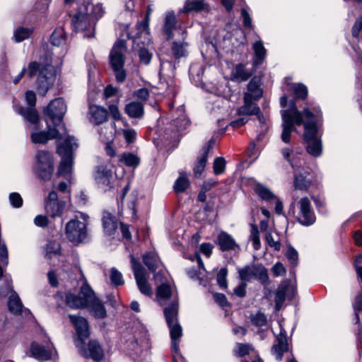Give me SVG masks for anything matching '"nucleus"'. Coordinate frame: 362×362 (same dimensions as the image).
<instances>
[{
  "label": "nucleus",
  "mask_w": 362,
  "mask_h": 362,
  "mask_svg": "<svg viewBox=\"0 0 362 362\" xmlns=\"http://www.w3.org/2000/svg\"><path fill=\"white\" fill-rule=\"evenodd\" d=\"M305 115L304 140L306 143V149L309 154L318 157L322 154V147L320 139L317 136V120L320 117V111L315 109V112L308 108L303 110Z\"/></svg>",
  "instance_id": "obj_1"
},
{
  "label": "nucleus",
  "mask_w": 362,
  "mask_h": 362,
  "mask_svg": "<svg viewBox=\"0 0 362 362\" xmlns=\"http://www.w3.org/2000/svg\"><path fill=\"white\" fill-rule=\"evenodd\" d=\"M52 57H47L46 63L41 64L36 62H30L28 65V74L33 78L38 74L36 81L37 90L39 95L45 96L48 90L53 86L55 81V74L53 66L51 65Z\"/></svg>",
  "instance_id": "obj_2"
},
{
  "label": "nucleus",
  "mask_w": 362,
  "mask_h": 362,
  "mask_svg": "<svg viewBox=\"0 0 362 362\" xmlns=\"http://www.w3.org/2000/svg\"><path fill=\"white\" fill-rule=\"evenodd\" d=\"M127 52V42L124 40H117L109 54V62L118 83H124L127 73L124 69L125 54Z\"/></svg>",
  "instance_id": "obj_3"
},
{
  "label": "nucleus",
  "mask_w": 362,
  "mask_h": 362,
  "mask_svg": "<svg viewBox=\"0 0 362 362\" xmlns=\"http://www.w3.org/2000/svg\"><path fill=\"white\" fill-rule=\"evenodd\" d=\"M78 148V144L74 137L68 136L64 142L59 144L57 151L62 157L57 175L69 176L72 171L74 163V151Z\"/></svg>",
  "instance_id": "obj_4"
},
{
  "label": "nucleus",
  "mask_w": 362,
  "mask_h": 362,
  "mask_svg": "<svg viewBox=\"0 0 362 362\" xmlns=\"http://www.w3.org/2000/svg\"><path fill=\"white\" fill-rule=\"evenodd\" d=\"M282 116V133L281 136V140L284 143H289L291 140V136L293 131L296 130L294 127L295 124L297 126L304 125L305 118L304 112L299 111L296 105L293 104V107L291 110H284L281 113Z\"/></svg>",
  "instance_id": "obj_5"
},
{
  "label": "nucleus",
  "mask_w": 362,
  "mask_h": 362,
  "mask_svg": "<svg viewBox=\"0 0 362 362\" xmlns=\"http://www.w3.org/2000/svg\"><path fill=\"white\" fill-rule=\"evenodd\" d=\"M54 171L52 156L49 151H39L36 154L35 173L45 181L49 180Z\"/></svg>",
  "instance_id": "obj_6"
},
{
  "label": "nucleus",
  "mask_w": 362,
  "mask_h": 362,
  "mask_svg": "<svg viewBox=\"0 0 362 362\" xmlns=\"http://www.w3.org/2000/svg\"><path fill=\"white\" fill-rule=\"evenodd\" d=\"M76 346L81 356L87 359H92L95 362H100L103 360L104 350L95 339H92L86 344L85 341L76 342Z\"/></svg>",
  "instance_id": "obj_7"
},
{
  "label": "nucleus",
  "mask_w": 362,
  "mask_h": 362,
  "mask_svg": "<svg viewBox=\"0 0 362 362\" xmlns=\"http://www.w3.org/2000/svg\"><path fill=\"white\" fill-rule=\"evenodd\" d=\"M66 111V105L62 98H56L52 100L44 109V115L46 119L52 122L53 126L57 127L62 122Z\"/></svg>",
  "instance_id": "obj_8"
},
{
  "label": "nucleus",
  "mask_w": 362,
  "mask_h": 362,
  "mask_svg": "<svg viewBox=\"0 0 362 362\" xmlns=\"http://www.w3.org/2000/svg\"><path fill=\"white\" fill-rule=\"evenodd\" d=\"M88 290H93L90 285L85 281L80 288L79 293L76 295L71 292L65 294L66 305L72 309H81L88 307Z\"/></svg>",
  "instance_id": "obj_9"
},
{
  "label": "nucleus",
  "mask_w": 362,
  "mask_h": 362,
  "mask_svg": "<svg viewBox=\"0 0 362 362\" xmlns=\"http://www.w3.org/2000/svg\"><path fill=\"white\" fill-rule=\"evenodd\" d=\"M131 263L140 292L146 296H151L152 288L147 281L148 274L146 269L132 255L131 256Z\"/></svg>",
  "instance_id": "obj_10"
},
{
  "label": "nucleus",
  "mask_w": 362,
  "mask_h": 362,
  "mask_svg": "<svg viewBox=\"0 0 362 362\" xmlns=\"http://www.w3.org/2000/svg\"><path fill=\"white\" fill-rule=\"evenodd\" d=\"M66 238L73 243H81L87 236L86 224L78 219H71L66 225Z\"/></svg>",
  "instance_id": "obj_11"
},
{
  "label": "nucleus",
  "mask_w": 362,
  "mask_h": 362,
  "mask_svg": "<svg viewBox=\"0 0 362 362\" xmlns=\"http://www.w3.org/2000/svg\"><path fill=\"white\" fill-rule=\"evenodd\" d=\"M243 281H250L252 278L257 279L262 284H266L269 276L267 269L262 264L246 265L238 272Z\"/></svg>",
  "instance_id": "obj_12"
},
{
  "label": "nucleus",
  "mask_w": 362,
  "mask_h": 362,
  "mask_svg": "<svg viewBox=\"0 0 362 362\" xmlns=\"http://www.w3.org/2000/svg\"><path fill=\"white\" fill-rule=\"evenodd\" d=\"M95 24L81 7L72 18V25L77 32L93 31Z\"/></svg>",
  "instance_id": "obj_13"
},
{
  "label": "nucleus",
  "mask_w": 362,
  "mask_h": 362,
  "mask_svg": "<svg viewBox=\"0 0 362 362\" xmlns=\"http://www.w3.org/2000/svg\"><path fill=\"white\" fill-rule=\"evenodd\" d=\"M47 123V130L39 131L33 130L30 135V139L34 144H46L49 140L57 139L59 136V132L57 127H52L48 120L45 119Z\"/></svg>",
  "instance_id": "obj_14"
},
{
  "label": "nucleus",
  "mask_w": 362,
  "mask_h": 362,
  "mask_svg": "<svg viewBox=\"0 0 362 362\" xmlns=\"http://www.w3.org/2000/svg\"><path fill=\"white\" fill-rule=\"evenodd\" d=\"M300 216L298 221L302 225L310 226L315 221V216L311 209V204L309 199L306 197H303L298 202Z\"/></svg>",
  "instance_id": "obj_15"
},
{
  "label": "nucleus",
  "mask_w": 362,
  "mask_h": 362,
  "mask_svg": "<svg viewBox=\"0 0 362 362\" xmlns=\"http://www.w3.org/2000/svg\"><path fill=\"white\" fill-rule=\"evenodd\" d=\"M177 24V18L174 12H168L163 25V33L166 35L167 40L173 39L176 35L179 36L178 30H186V29L180 25L178 26Z\"/></svg>",
  "instance_id": "obj_16"
},
{
  "label": "nucleus",
  "mask_w": 362,
  "mask_h": 362,
  "mask_svg": "<svg viewBox=\"0 0 362 362\" xmlns=\"http://www.w3.org/2000/svg\"><path fill=\"white\" fill-rule=\"evenodd\" d=\"M69 317L74 325L78 335V340L76 342L85 341L90 336V329L87 320L83 317L74 315H69Z\"/></svg>",
  "instance_id": "obj_17"
},
{
  "label": "nucleus",
  "mask_w": 362,
  "mask_h": 362,
  "mask_svg": "<svg viewBox=\"0 0 362 362\" xmlns=\"http://www.w3.org/2000/svg\"><path fill=\"white\" fill-rule=\"evenodd\" d=\"M180 39L174 40L171 45V52L175 59H179L187 55L189 44L186 42L187 30H178Z\"/></svg>",
  "instance_id": "obj_18"
},
{
  "label": "nucleus",
  "mask_w": 362,
  "mask_h": 362,
  "mask_svg": "<svg viewBox=\"0 0 362 362\" xmlns=\"http://www.w3.org/2000/svg\"><path fill=\"white\" fill-rule=\"evenodd\" d=\"M90 295H88V305L90 311L96 318L103 319L107 316L105 308L102 301L95 296L93 290H88Z\"/></svg>",
  "instance_id": "obj_19"
},
{
  "label": "nucleus",
  "mask_w": 362,
  "mask_h": 362,
  "mask_svg": "<svg viewBox=\"0 0 362 362\" xmlns=\"http://www.w3.org/2000/svg\"><path fill=\"white\" fill-rule=\"evenodd\" d=\"M276 343L274 344L271 351L277 360L281 361L284 354L288 351V339L285 331H281L276 336Z\"/></svg>",
  "instance_id": "obj_20"
},
{
  "label": "nucleus",
  "mask_w": 362,
  "mask_h": 362,
  "mask_svg": "<svg viewBox=\"0 0 362 362\" xmlns=\"http://www.w3.org/2000/svg\"><path fill=\"white\" fill-rule=\"evenodd\" d=\"M112 173L105 166H98L95 173V180L100 188L104 191L111 189Z\"/></svg>",
  "instance_id": "obj_21"
},
{
  "label": "nucleus",
  "mask_w": 362,
  "mask_h": 362,
  "mask_svg": "<svg viewBox=\"0 0 362 362\" xmlns=\"http://www.w3.org/2000/svg\"><path fill=\"white\" fill-rule=\"evenodd\" d=\"M52 343L42 345L37 342H33L30 345V352L32 356L36 359L49 360L52 356Z\"/></svg>",
  "instance_id": "obj_22"
},
{
  "label": "nucleus",
  "mask_w": 362,
  "mask_h": 362,
  "mask_svg": "<svg viewBox=\"0 0 362 362\" xmlns=\"http://www.w3.org/2000/svg\"><path fill=\"white\" fill-rule=\"evenodd\" d=\"M88 118L90 122L98 125L107 121L108 113L104 107L93 105L89 106Z\"/></svg>",
  "instance_id": "obj_23"
},
{
  "label": "nucleus",
  "mask_w": 362,
  "mask_h": 362,
  "mask_svg": "<svg viewBox=\"0 0 362 362\" xmlns=\"http://www.w3.org/2000/svg\"><path fill=\"white\" fill-rule=\"evenodd\" d=\"M249 95H244V105L240 107L237 110L238 115H259L260 113L259 107L252 102Z\"/></svg>",
  "instance_id": "obj_24"
},
{
  "label": "nucleus",
  "mask_w": 362,
  "mask_h": 362,
  "mask_svg": "<svg viewBox=\"0 0 362 362\" xmlns=\"http://www.w3.org/2000/svg\"><path fill=\"white\" fill-rule=\"evenodd\" d=\"M190 124V121L185 115H180L179 117L173 119L170 126L172 135L170 139H176L179 136V132L186 129Z\"/></svg>",
  "instance_id": "obj_25"
},
{
  "label": "nucleus",
  "mask_w": 362,
  "mask_h": 362,
  "mask_svg": "<svg viewBox=\"0 0 362 362\" xmlns=\"http://www.w3.org/2000/svg\"><path fill=\"white\" fill-rule=\"evenodd\" d=\"M256 69H254L252 66V70H248L246 69L245 64H238L232 71L231 78L233 80H236L238 81H246L252 76L253 72L255 71Z\"/></svg>",
  "instance_id": "obj_26"
},
{
  "label": "nucleus",
  "mask_w": 362,
  "mask_h": 362,
  "mask_svg": "<svg viewBox=\"0 0 362 362\" xmlns=\"http://www.w3.org/2000/svg\"><path fill=\"white\" fill-rule=\"evenodd\" d=\"M217 244L222 251L235 250L238 247L233 237L226 232L222 231L217 236Z\"/></svg>",
  "instance_id": "obj_27"
},
{
  "label": "nucleus",
  "mask_w": 362,
  "mask_h": 362,
  "mask_svg": "<svg viewBox=\"0 0 362 362\" xmlns=\"http://www.w3.org/2000/svg\"><path fill=\"white\" fill-rule=\"evenodd\" d=\"M261 78L255 76L247 84V91L245 95H249L250 99L258 100L262 96V90L260 88Z\"/></svg>",
  "instance_id": "obj_28"
},
{
  "label": "nucleus",
  "mask_w": 362,
  "mask_h": 362,
  "mask_svg": "<svg viewBox=\"0 0 362 362\" xmlns=\"http://www.w3.org/2000/svg\"><path fill=\"white\" fill-rule=\"evenodd\" d=\"M81 8L95 23L105 13L104 8L101 4L85 3Z\"/></svg>",
  "instance_id": "obj_29"
},
{
  "label": "nucleus",
  "mask_w": 362,
  "mask_h": 362,
  "mask_svg": "<svg viewBox=\"0 0 362 362\" xmlns=\"http://www.w3.org/2000/svg\"><path fill=\"white\" fill-rule=\"evenodd\" d=\"M254 50V57L252 59V66L254 69H257L264 61L266 57V49L261 40L255 41L252 45Z\"/></svg>",
  "instance_id": "obj_30"
},
{
  "label": "nucleus",
  "mask_w": 362,
  "mask_h": 362,
  "mask_svg": "<svg viewBox=\"0 0 362 362\" xmlns=\"http://www.w3.org/2000/svg\"><path fill=\"white\" fill-rule=\"evenodd\" d=\"M102 220L105 233L107 235H113L118 226L117 218L109 212H104Z\"/></svg>",
  "instance_id": "obj_31"
},
{
  "label": "nucleus",
  "mask_w": 362,
  "mask_h": 362,
  "mask_svg": "<svg viewBox=\"0 0 362 362\" xmlns=\"http://www.w3.org/2000/svg\"><path fill=\"white\" fill-rule=\"evenodd\" d=\"M8 287L11 292V295L8 300V310L11 313L15 315L21 314L23 308L21 300L16 292L13 290L12 286L8 285Z\"/></svg>",
  "instance_id": "obj_32"
},
{
  "label": "nucleus",
  "mask_w": 362,
  "mask_h": 362,
  "mask_svg": "<svg viewBox=\"0 0 362 362\" xmlns=\"http://www.w3.org/2000/svg\"><path fill=\"white\" fill-rule=\"evenodd\" d=\"M19 113L31 124H33V130H40L39 115L34 107H22Z\"/></svg>",
  "instance_id": "obj_33"
},
{
  "label": "nucleus",
  "mask_w": 362,
  "mask_h": 362,
  "mask_svg": "<svg viewBox=\"0 0 362 362\" xmlns=\"http://www.w3.org/2000/svg\"><path fill=\"white\" fill-rule=\"evenodd\" d=\"M207 8V4L204 0H186L184 7L180 12L189 13L192 11L199 12Z\"/></svg>",
  "instance_id": "obj_34"
},
{
  "label": "nucleus",
  "mask_w": 362,
  "mask_h": 362,
  "mask_svg": "<svg viewBox=\"0 0 362 362\" xmlns=\"http://www.w3.org/2000/svg\"><path fill=\"white\" fill-rule=\"evenodd\" d=\"M65 202H46L45 210L51 217H59L63 214L65 208Z\"/></svg>",
  "instance_id": "obj_35"
},
{
  "label": "nucleus",
  "mask_w": 362,
  "mask_h": 362,
  "mask_svg": "<svg viewBox=\"0 0 362 362\" xmlns=\"http://www.w3.org/2000/svg\"><path fill=\"white\" fill-rule=\"evenodd\" d=\"M125 112L132 118H141L144 115V105L140 102L133 101L126 105Z\"/></svg>",
  "instance_id": "obj_36"
},
{
  "label": "nucleus",
  "mask_w": 362,
  "mask_h": 362,
  "mask_svg": "<svg viewBox=\"0 0 362 362\" xmlns=\"http://www.w3.org/2000/svg\"><path fill=\"white\" fill-rule=\"evenodd\" d=\"M177 314L178 303L176 300H174L173 303L164 308V315L168 325H170L172 323L178 322Z\"/></svg>",
  "instance_id": "obj_37"
},
{
  "label": "nucleus",
  "mask_w": 362,
  "mask_h": 362,
  "mask_svg": "<svg viewBox=\"0 0 362 362\" xmlns=\"http://www.w3.org/2000/svg\"><path fill=\"white\" fill-rule=\"evenodd\" d=\"M143 262L150 272H155L158 267L160 259L155 252H148L143 255Z\"/></svg>",
  "instance_id": "obj_38"
},
{
  "label": "nucleus",
  "mask_w": 362,
  "mask_h": 362,
  "mask_svg": "<svg viewBox=\"0 0 362 362\" xmlns=\"http://www.w3.org/2000/svg\"><path fill=\"white\" fill-rule=\"evenodd\" d=\"M129 346L137 355L141 354L144 350H147L150 347L148 339H147L146 336L139 341L137 339H133L130 342Z\"/></svg>",
  "instance_id": "obj_39"
},
{
  "label": "nucleus",
  "mask_w": 362,
  "mask_h": 362,
  "mask_svg": "<svg viewBox=\"0 0 362 362\" xmlns=\"http://www.w3.org/2000/svg\"><path fill=\"white\" fill-rule=\"evenodd\" d=\"M310 181L302 174L294 176L293 187L295 189L306 191L310 186Z\"/></svg>",
  "instance_id": "obj_40"
},
{
  "label": "nucleus",
  "mask_w": 362,
  "mask_h": 362,
  "mask_svg": "<svg viewBox=\"0 0 362 362\" xmlns=\"http://www.w3.org/2000/svg\"><path fill=\"white\" fill-rule=\"evenodd\" d=\"M180 174V177L176 180L173 186V189L176 193L184 192L189 186V182L185 176V174L182 173Z\"/></svg>",
  "instance_id": "obj_41"
},
{
  "label": "nucleus",
  "mask_w": 362,
  "mask_h": 362,
  "mask_svg": "<svg viewBox=\"0 0 362 362\" xmlns=\"http://www.w3.org/2000/svg\"><path fill=\"white\" fill-rule=\"evenodd\" d=\"M136 26L137 33L135 36H132L130 33L127 34V37L129 39L133 40L134 42L137 38H139L143 33L148 34V23L146 19H144L141 21L138 22Z\"/></svg>",
  "instance_id": "obj_42"
},
{
  "label": "nucleus",
  "mask_w": 362,
  "mask_h": 362,
  "mask_svg": "<svg viewBox=\"0 0 362 362\" xmlns=\"http://www.w3.org/2000/svg\"><path fill=\"white\" fill-rule=\"evenodd\" d=\"M65 33L61 28H57L50 37V42L54 46H59L65 42Z\"/></svg>",
  "instance_id": "obj_43"
},
{
  "label": "nucleus",
  "mask_w": 362,
  "mask_h": 362,
  "mask_svg": "<svg viewBox=\"0 0 362 362\" xmlns=\"http://www.w3.org/2000/svg\"><path fill=\"white\" fill-rule=\"evenodd\" d=\"M172 295L171 288L168 284H162L160 285L156 291V296L159 300H165L168 299Z\"/></svg>",
  "instance_id": "obj_44"
},
{
  "label": "nucleus",
  "mask_w": 362,
  "mask_h": 362,
  "mask_svg": "<svg viewBox=\"0 0 362 362\" xmlns=\"http://www.w3.org/2000/svg\"><path fill=\"white\" fill-rule=\"evenodd\" d=\"M255 192L262 199L266 201H271L275 198L272 192L262 185H258L256 187Z\"/></svg>",
  "instance_id": "obj_45"
},
{
  "label": "nucleus",
  "mask_w": 362,
  "mask_h": 362,
  "mask_svg": "<svg viewBox=\"0 0 362 362\" xmlns=\"http://www.w3.org/2000/svg\"><path fill=\"white\" fill-rule=\"evenodd\" d=\"M250 318L252 324L257 327L264 326L267 322L266 315L260 311H258L255 314H251Z\"/></svg>",
  "instance_id": "obj_46"
},
{
  "label": "nucleus",
  "mask_w": 362,
  "mask_h": 362,
  "mask_svg": "<svg viewBox=\"0 0 362 362\" xmlns=\"http://www.w3.org/2000/svg\"><path fill=\"white\" fill-rule=\"evenodd\" d=\"M110 279L111 283L115 286H122L124 284L122 273L115 267L110 269Z\"/></svg>",
  "instance_id": "obj_47"
},
{
  "label": "nucleus",
  "mask_w": 362,
  "mask_h": 362,
  "mask_svg": "<svg viewBox=\"0 0 362 362\" xmlns=\"http://www.w3.org/2000/svg\"><path fill=\"white\" fill-rule=\"evenodd\" d=\"M207 156L202 153L201 156L197 158V163L194 167V173L195 177H199L204 171L207 162Z\"/></svg>",
  "instance_id": "obj_48"
},
{
  "label": "nucleus",
  "mask_w": 362,
  "mask_h": 362,
  "mask_svg": "<svg viewBox=\"0 0 362 362\" xmlns=\"http://www.w3.org/2000/svg\"><path fill=\"white\" fill-rule=\"evenodd\" d=\"M33 30L30 28H18L14 33L16 42H20L28 38L32 34Z\"/></svg>",
  "instance_id": "obj_49"
},
{
  "label": "nucleus",
  "mask_w": 362,
  "mask_h": 362,
  "mask_svg": "<svg viewBox=\"0 0 362 362\" xmlns=\"http://www.w3.org/2000/svg\"><path fill=\"white\" fill-rule=\"evenodd\" d=\"M120 160L129 167H135L139 163V158L133 153H124Z\"/></svg>",
  "instance_id": "obj_50"
},
{
  "label": "nucleus",
  "mask_w": 362,
  "mask_h": 362,
  "mask_svg": "<svg viewBox=\"0 0 362 362\" xmlns=\"http://www.w3.org/2000/svg\"><path fill=\"white\" fill-rule=\"evenodd\" d=\"M214 171L216 175L222 174L226 168V160L223 157H217L215 158L213 164Z\"/></svg>",
  "instance_id": "obj_51"
},
{
  "label": "nucleus",
  "mask_w": 362,
  "mask_h": 362,
  "mask_svg": "<svg viewBox=\"0 0 362 362\" xmlns=\"http://www.w3.org/2000/svg\"><path fill=\"white\" fill-rule=\"evenodd\" d=\"M170 328V338L172 341L174 339H179L182 336V327L178 322L172 323V325H168Z\"/></svg>",
  "instance_id": "obj_52"
},
{
  "label": "nucleus",
  "mask_w": 362,
  "mask_h": 362,
  "mask_svg": "<svg viewBox=\"0 0 362 362\" xmlns=\"http://www.w3.org/2000/svg\"><path fill=\"white\" fill-rule=\"evenodd\" d=\"M59 245L56 242H49L46 246L45 257L51 259L52 255H57L59 251Z\"/></svg>",
  "instance_id": "obj_53"
},
{
  "label": "nucleus",
  "mask_w": 362,
  "mask_h": 362,
  "mask_svg": "<svg viewBox=\"0 0 362 362\" xmlns=\"http://www.w3.org/2000/svg\"><path fill=\"white\" fill-rule=\"evenodd\" d=\"M251 240L253 243L254 249L257 250L260 248L261 243L259 235V230L256 225H252Z\"/></svg>",
  "instance_id": "obj_54"
},
{
  "label": "nucleus",
  "mask_w": 362,
  "mask_h": 362,
  "mask_svg": "<svg viewBox=\"0 0 362 362\" xmlns=\"http://www.w3.org/2000/svg\"><path fill=\"white\" fill-rule=\"evenodd\" d=\"M265 239L269 247H273L275 250L279 251L281 244L279 238L275 239L272 233L267 232L265 235Z\"/></svg>",
  "instance_id": "obj_55"
},
{
  "label": "nucleus",
  "mask_w": 362,
  "mask_h": 362,
  "mask_svg": "<svg viewBox=\"0 0 362 362\" xmlns=\"http://www.w3.org/2000/svg\"><path fill=\"white\" fill-rule=\"evenodd\" d=\"M293 89L298 98L305 99L307 97L308 89L305 85L301 83L295 84Z\"/></svg>",
  "instance_id": "obj_56"
},
{
  "label": "nucleus",
  "mask_w": 362,
  "mask_h": 362,
  "mask_svg": "<svg viewBox=\"0 0 362 362\" xmlns=\"http://www.w3.org/2000/svg\"><path fill=\"white\" fill-rule=\"evenodd\" d=\"M287 259L291 262V264L295 267L298 264V255L297 251L291 246H289L286 252Z\"/></svg>",
  "instance_id": "obj_57"
},
{
  "label": "nucleus",
  "mask_w": 362,
  "mask_h": 362,
  "mask_svg": "<svg viewBox=\"0 0 362 362\" xmlns=\"http://www.w3.org/2000/svg\"><path fill=\"white\" fill-rule=\"evenodd\" d=\"M139 57L141 64L148 65L151 62L152 54L148 49L142 48L139 50Z\"/></svg>",
  "instance_id": "obj_58"
},
{
  "label": "nucleus",
  "mask_w": 362,
  "mask_h": 362,
  "mask_svg": "<svg viewBox=\"0 0 362 362\" xmlns=\"http://www.w3.org/2000/svg\"><path fill=\"white\" fill-rule=\"evenodd\" d=\"M227 274H228V270L226 268H221L217 274L216 280H217L218 284L222 288L227 287V281H226Z\"/></svg>",
  "instance_id": "obj_59"
},
{
  "label": "nucleus",
  "mask_w": 362,
  "mask_h": 362,
  "mask_svg": "<svg viewBox=\"0 0 362 362\" xmlns=\"http://www.w3.org/2000/svg\"><path fill=\"white\" fill-rule=\"evenodd\" d=\"M237 351L236 355L240 357H243L250 354V350L252 349V346L247 344H237Z\"/></svg>",
  "instance_id": "obj_60"
},
{
  "label": "nucleus",
  "mask_w": 362,
  "mask_h": 362,
  "mask_svg": "<svg viewBox=\"0 0 362 362\" xmlns=\"http://www.w3.org/2000/svg\"><path fill=\"white\" fill-rule=\"evenodd\" d=\"M9 200L13 207L18 208L23 204V199L17 192H13L9 195Z\"/></svg>",
  "instance_id": "obj_61"
},
{
  "label": "nucleus",
  "mask_w": 362,
  "mask_h": 362,
  "mask_svg": "<svg viewBox=\"0 0 362 362\" xmlns=\"http://www.w3.org/2000/svg\"><path fill=\"white\" fill-rule=\"evenodd\" d=\"M286 286H282L278 288L275 293L274 301H277L278 303H284L286 299Z\"/></svg>",
  "instance_id": "obj_62"
},
{
  "label": "nucleus",
  "mask_w": 362,
  "mask_h": 362,
  "mask_svg": "<svg viewBox=\"0 0 362 362\" xmlns=\"http://www.w3.org/2000/svg\"><path fill=\"white\" fill-rule=\"evenodd\" d=\"M214 298L220 306L222 308L230 306V303L228 301L226 296L223 293H214Z\"/></svg>",
  "instance_id": "obj_63"
},
{
  "label": "nucleus",
  "mask_w": 362,
  "mask_h": 362,
  "mask_svg": "<svg viewBox=\"0 0 362 362\" xmlns=\"http://www.w3.org/2000/svg\"><path fill=\"white\" fill-rule=\"evenodd\" d=\"M362 31V16L359 17L353 25L351 33L353 37L358 38L359 33Z\"/></svg>",
  "instance_id": "obj_64"
}]
</instances>
